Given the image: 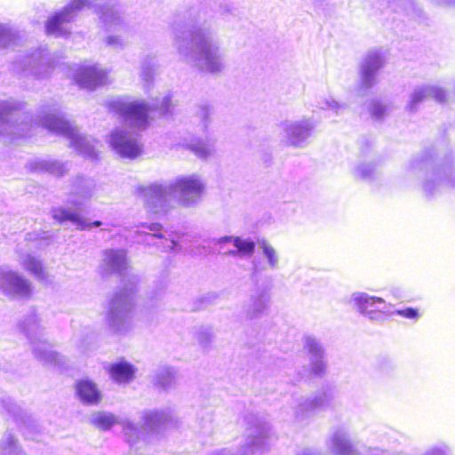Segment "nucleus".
Returning <instances> with one entry per match:
<instances>
[{
  "label": "nucleus",
  "mask_w": 455,
  "mask_h": 455,
  "mask_svg": "<svg viewBox=\"0 0 455 455\" xmlns=\"http://www.w3.org/2000/svg\"><path fill=\"white\" fill-rule=\"evenodd\" d=\"M173 47L181 61L204 73L218 75L226 68L225 52L200 12H190L174 26Z\"/></svg>",
  "instance_id": "nucleus-1"
},
{
  "label": "nucleus",
  "mask_w": 455,
  "mask_h": 455,
  "mask_svg": "<svg viewBox=\"0 0 455 455\" xmlns=\"http://www.w3.org/2000/svg\"><path fill=\"white\" fill-rule=\"evenodd\" d=\"M109 111L123 118L125 126L116 128L109 136V144L113 150L124 158L133 159L139 156L142 145L135 132L127 130L126 126L142 131L148 125V116L153 108H158V103L149 104L145 100L125 101L121 99L108 101Z\"/></svg>",
  "instance_id": "nucleus-2"
},
{
  "label": "nucleus",
  "mask_w": 455,
  "mask_h": 455,
  "mask_svg": "<svg viewBox=\"0 0 455 455\" xmlns=\"http://www.w3.org/2000/svg\"><path fill=\"white\" fill-rule=\"evenodd\" d=\"M85 8L92 9L100 15L107 30H116L123 25V17L113 3L100 6L93 0H68L60 11L48 19L45 24L46 33L56 37L69 34L68 24L75 20L79 12Z\"/></svg>",
  "instance_id": "nucleus-3"
},
{
  "label": "nucleus",
  "mask_w": 455,
  "mask_h": 455,
  "mask_svg": "<svg viewBox=\"0 0 455 455\" xmlns=\"http://www.w3.org/2000/svg\"><path fill=\"white\" fill-rule=\"evenodd\" d=\"M411 168L425 170L420 188L427 199H434L455 190V164L451 156L444 158L429 156L423 157L419 161L413 160Z\"/></svg>",
  "instance_id": "nucleus-4"
},
{
  "label": "nucleus",
  "mask_w": 455,
  "mask_h": 455,
  "mask_svg": "<svg viewBox=\"0 0 455 455\" xmlns=\"http://www.w3.org/2000/svg\"><path fill=\"white\" fill-rule=\"evenodd\" d=\"M103 261L107 272L124 276L123 289L115 292L108 299V313H128L136 303L140 278L130 274L126 254L123 250L106 251Z\"/></svg>",
  "instance_id": "nucleus-5"
},
{
  "label": "nucleus",
  "mask_w": 455,
  "mask_h": 455,
  "mask_svg": "<svg viewBox=\"0 0 455 455\" xmlns=\"http://www.w3.org/2000/svg\"><path fill=\"white\" fill-rule=\"evenodd\" d=\"M42 126L48 131L69 140L70 147L84 157L96 156L95 140L91 136H82L76 126L65 118V115L58 108L50 110L41 117Z\"/></svg>",
  "instance_id": "nucleus-6"
},
{
  "label": "nucleus",
  "mask_w": 455,
  "mask_h": 455,
  "mask_svg": "<svg viewBox=\"0 0 455 455\" xmlns=\"http://www.w3.org/2000/svg\"><path fill=\"white\" fill-rule=\"evenodd\" d=\"M137 193L150 212L164 213L174 207L176 199L171 181L140 186Z\"/></svg>",
  "instance_id": "nucleus-7"
},
{
  "label": "nucleus",
  "mask_w": 455,
  "mask_h": 455,
  "mask_svg": "<svg viewBox=\"0 0 455 455\" xmlns=\"http://www.w3.org/2000/svg\"><path fill=\"white\" fill-rule=\"evenodd\" d=\"M33 283L18 270L0 266V293L8 299L26 301L34 294Z\"/></svg>",
  "instance_id": "nucleus-8"
},
{
  "label": "nucleus",
  "mask_w": 455,
  "mask_h": 455,
  "mask_svg": "<svg viewBox=\"0 0 455 455\" xmlns=\"http://www.w3.org/2000/svg\"><path fill=\"white\" fill-rule=\"evenodd\" d=\"M21 331L27 335L33 346L34 355L44 364L59 363L60 355L50 348L43 339L44 331L36 315H28L21 325Z\"/></svg>",
  "instance_id": "nucleus-9"
},
{
  "label": "nucleus",
  "mask_w": 455,
  "mask_h": 455,
  "mask_svg": "<svg viewBox=\"0 0 455 455\" xmlns=\"http://www.w3.org/2000/svg\"><path fill=\"white\" fill-rule=\"evenodd\" d=\"M178 203L185 207L196 206L204 190V182L196 174L181 176L171 181Z\"/></svg>",
  "instance_id": "nucleus-10"
},
{
  "label": "nucleus",
  "mask_w": 455,
  "mask_h": 455,
  "mask_svg": "<svg viewBox=\"0 0 455 455\" xmlns=\"http://www.w3.org/2000/svg\"><path fill=\"white\" fill-rule=\"evenodd\" d=\"M90 422L102 431L109 430L115 425H121L126 441L132 447L139 440L140 430L130 419H123L112 412L99 411L93 412L90 417Z\"/></svg>",
  "instance_id": "nucleus-11"
},
{
  "label": "nucleus",
  "mask_w": 455,
  "mask_h": 455,
  "mask_svg": "<svg viewBox=\"0 0 455 455\" xmlns=\"http://www.w3.org/2000/svg\"><path fill=\"white\" fill-rule=\"evenodd\" d=\"M315 126L312 117L285 120L280 124L285 143L293 148H304Z\"/></svg>",
  "instance_id": "nucleus-12"
},
{
  "label": "nucleus",
  "mask_w": 455,
  "mask_h": 455,
  "mask_svg": "<svg viewBox=\"0 0 455 455\" xmlns=\"http://www.w3.org/2000/svg\"><path fill=\"white\" fill-rule=\"evenodd\" d=\"M270 427L267 422L258 421L255 426L247 429L244 444L238 453L234 454L228 450L219 451L215 455H258L267 446Z\"/></svg>",
  "instance_id": "nucleus-13"
},
{
  "label": "nucleus",
  "mask_w": 455,
  "mask_h": 455,
  "mask_svg": "<svg viewBox=\"0 0 455 455\" xmlns=\"http://www.w3.org/2000/svg\"><path fill=\"white\" fill-rule=\"evenodd\" d=\"M140 419L141 427H138L140 437L134 445L136 450L140 448V446H138L140 442L145 443L152 442L171 421V416L165 411H145L142 412Z\"/></svg>",
  "instance_id": "nucleus-14"
},
{
  "label": "nucleus",
  "mask_w": 455,
  "mask_h": 455,
  "mask_svg": "<svg viewBox=\"0 0 455 455\" xmlns=\"http://www.w3.org/2000/svg\"><path fill=\"white\" fill-rule=\"evenodd\" d=\"M384 64L385 60L380 50H371L365 54L360 63V90L367 92L376 84L378 72Z\"/></svg>",
  "instance_id": "nucleus-15"
},
{
  "label": "nucleus",
  "mask_w": 455,
  "mask_h": 455,
  "mask_svg": "<svg viewBox=\"0 0 455 455\" xmlns=\"http://www.w3.org/2000/svg\"><path fill=\"white\" fill-rule=\"evenodd\" d=\"M332 395L330 392L321 391L311 397H299L294 409L295 419L303 422L314 413L329 408L331 404Z\"/></svg>",
  "instance_id": "nucleus-16"
},
{
  "label": "nucleus",
  "mask_w": 455,
  "mask_h": 455,
  "mask_svg": "<svg viewBox=\"0 0 455 455\" xmlns=\"http://www.w3.org/2000/svg\"><path fill=\"white\" fill-rule=\"evenodd\" d=\"M97 184L94 180L78 175L72 180L68 203L75 206V211H81L89 201L96 197ZM74 211V209H72Z\"/></svg>",
  "instance_id": "nucleus-17"
},
{
  "label": "nucleus",
  "mask_w": 455,
  "mask_h": 455,
  "mask_svg": "<svg viewBox=\"0 0 455 455\" xmlns=\"http://www.w3.org/2000/svg\"><path fill=\"white\" fill-rule=\"evenodd\" d=\"M76 83L84 89L94 90L108 83V73L98 65H83L74 73Z\"/></svg>",
  "instance_id": "nucleus-18"
},
{
  "label": "nucleus",
  "mask_w": 455,
  "mask_h": 455,
  "mask_svg": "<svg viewBox=\"0 0 455 455\" xmlns=\"http://www.w3.org/2000/svg\"><path fill=\"white\" fill-rule=\"evenodd\" d=\"M21 73L24 76H34L37 78H44L52 70L50 56L47 51L42 50L27 57L20 63Z\"/></svg>",
  "instance_id": "nucleus-19"
},
{
  "label": "nucleus",
  "mask_w": 455,
  "mask_h": 455,
  "mask_svg": "<svg viewBox=\"0 0 455 455\" xmlns=\"http://www.w3.org/2000/svg\"><path fill=\"white\" fill-rule=\"evenodd\" d=\"M303 350L308 355L311 371L317 376L325 371L324 348L319 339L311 335L304 336Z\"/></svg>",
  "instance_id": "nucleus-20"
},
{
  "label": "nucleus",
  "mask_w": 455,
  "mask_h": 455,
  "mask_svg": "<svg viewBox=\"0 0 455 455\" xmlns=\"http://www.w3.org/2000/svg\"><path fill=\"white\" fill-rule=\"evenodd\" d=\"M348 303L360 313H385L387 310L383 299L363 291L353 292Z\"/></svg>",
  "instance_id": "nucleus-21"
},
{
  "label": "nucleus",
  "mask_w": 455,
  "mask_h": 455,
  "mask_svg": "<svg viewBox=\"0 0 455 455\" xmlns=\"http://www.w3.org/2000/svg\"><path fill=\"white\" fill-rule=\"evenodd\" d=\"M26 167L33 172L44 173L48 172L56 177H62L70 170V164L61 163L51 158L34 157L30 159Z\"/></svg>",
  "instance_id": "nucleus-22"
},
{
  "label": "nucleus",
  "mask_w": 455,
  "mask_h": 455,
  "mask_svg": "<svg viewBox=\"0 0 455 455\" xmlns=\"http://www.w3.org/2000/svg\"><path fill=\"white\" fill-rule=\"evenodd\" d=\"M26 167L33 172L44 173L48 172L56 177H62L70 170V164L61 163L51 158L34 157L30 159Z\"/></svg>",
  "instance_id": "nucleus-23"
},
{
  "label": "nucleus",
  "mask_w": 455,
  "mask_h": 455,
  "mask_svg": "<svg viewBox=\"0 0 455 455\" xmlns=\"http://www.w3.org/2000/svg\"><path fill=\"white\" fill-rule=\"evenodd\" d=\"M52 218L58 222L63 224L67 221L71 222L79 230H89L92 228H98L102 225L100 220L92 222L87 221L82 217L79 212L73 211L68 207L54 208L52 211Z\"/></svg>",
  "instance_id": "nucleus-24"
},
{
  "label": "nucleus",
  "mask_w": 455,
  "mask_h": 455,
  "mask_svg": "<svg viewBox=\"0 0 455 455\" xmlns=\"http://www.w3.org/2000/svg\"><path fill=\"white\" fill-rule=\"evenodd\" d=\"M326 445L333 455H360L351 443L347 432L341 427L330 435Z\"/></svg>",
  "instance_id": "nucleus-25"
},
{
  "label": "nucleus",
  "mask_w": 455,
  "mask_h": 455,
  "mask_svg": "<svg viewBox=\"0 0 455 455\" xmlns=\"http://www.w3.org/2000/svg\"><path fill=\"white\" fill-rule=\"evenodd\" d=\"M259 248L263 258L266 259L267 265L261 264L260 260L254 259L251 261L252 275L265 270L267 267L276 270L280 267V254L278 251L267 240L262 239L258 242Z\"/></svg>",
  "instance_id": "nucleus-26"
},
{
  "label": "nucleus",
  "mask_w": 455,
  "mask_h": 455,
  "mask_svg": "<svg viewBox=\"0 0 455 455\" xmlns=\"http://www.w3.org/2000/svg\"><path fill=\"white\" fill-rule=\"evenodd\" d=\"M216 244H220L221 249L225 243H232L235 250L225 251V254L234 257L251 256L255 251L256 244L251 238H242L240 236L226 235L215 240Z\"/></svg>",
  "instance_id": "nucleus-27"
},
{
  "label": "nucleus",
  "mask_w": 455,
  "mask_h": 455,
  "mask_svg": "<svg viewBox=\"0 0 455 455\" xmlns=\"http://www.w3.org/2000/svg\"><path fill=\"white\" fill-rule=\"evenodd\" d=\"M427 98H433L438 102H443L446 98L445 92L435 85H423L414 89L410 97L408 108L410 111H415L417 105Z\"/></svg>",
  "instance_id": "nucleus-28"
},
{
  "label": "nucleus",
  "mask_w": 455,
  "mask_h": 455,
  "mask_svg": "<svg viewBox=\"0 0 455 455\" xmlns=\"http://www.w3.org/2000/svg\"><path fill=\"white\" fill-rule=\"evenodd\" d=\"M17 261L20 266L33 275L38 281H44L47 277V274L44 267L42 260L30 252H25L20 249L17 250Z\"/></svg>",
  "instance_id": "nucleus-29"
},
{
  "label": "nucleus",
  "mask_w": 455,
  "mask_h": 455,
  "mask_svg": "<svg viewBox=\"0 0 455 455\" xmlns=\"http://www.w3.org/2000/svg\"><path fill=\"white\" fill-rule=\"evenodd\" d=\"M178 371L172 366L163 365L158 367L153 376V383L158 389L169 392L178 386Z\"/></svg>",
  "instance_id": "nucleus-30"
},
{
  "label": "nucleus",
  "mask_w": 455,
  "mask_h": 455,
  "mask_svg": "<svg viewBox=\"0 0 455 455\" xmlns=\"http://www.w3.org/2000/svg\"><path fill=\"white\" fill-rule=\"evenodd\" d=\"M137 371V368L125 360H120L110 364L108 373L111 379L117 383H129Z\"/></svg>",
  "instance_id": "nucleus-31"
},
{
  "label": "nucleus",
  "mask_w": 455,
  "mask_h": 455,
  "mask_svg": "<svg viewBox=\"0 0 455 455\" xmlns=\"http://www.w3.org/2000/svg\"><path fill=\"white\" fill-rule=\"evenodd\" d=\"M76 394L84 404H98L101 400L100 391L97 385L90 379H82L77 382Z\"/></svg>",
  "instance_id": "nucleus-32"
},
{
  "label": "nucleus",
  "mask_w": 455,
  "mask_h": 455,
  "mask_svg": "<svg viewBox=\"0 0 455 455\" xmlns=\"http://www.w3.org/2000/svg\"><path fill=\"white\" fill-rule=\"evenodd\" d=\"M0 455H27L11 432H5L0 443Z\"/></svg>",
  "instance_id": "nucleus-33"
},
{
  "label": "nucleus",
  "mask_w": 455,
  "mask_h": 455,
  "mask_svg": "<svg viewBox=\"0 0 455 455\" xmlns=\"http://www.w3.org/2000/svg\"><path fill=\"white\" fill-rule=\"evenodd\" d=\"M194 154L202 159H206L215 152V142L212 140H200L188 146Z\"/></svg>",
  "instance_id": "nucleus-34"
},
{
  "label": "nucleus",
  "mask_w": 455,
  "mask_h": 455,
  "mask_svg": "<svg viewBox=\"0 0 455 455\" xmlns=\"http://www.w3.org/2000/svg\"><path fill=\"white\" fill-rule=\"evenodd\" d=\"M108 325L116 334H124L131 328V323L127 315H108Z\"/></svg>",
  "instance_id": "nucleus-35"
},
{
  "label": "nucleus",
  "mask_w": 455,
  "mask_h": 455,
  "mask_svg": "<svg viewBox=\"0 0 455 455\" xmlns=\"http://www.w3.org/2000/svg\"><path fill=\"white\" fill-rule=\"evenodd\" d=\"M368 110L371 117L377 122L383 121L389 113L388 105L377 99L369 103Z\"/></svg>",
  "instance_id": "nucleus-36"
},
{
  "label": "nucleus",
  "mask_w": 455,
  "mask_h": 455,
  "mask_svg": "<svg viewBox=\"0 0 455 455\" xmlns=\"http://www.w3.org/2000/svg\"><path fill=\"white\" fill-rule=\"evenodd\" d=\"M377 174V168L372 163H361L354 170V176L363 180L371 181Z\"/></svg>",
  "instance_id": "nucleus-37"
},
{
  "label": "nucleus",
  "mask_w": 455,
  "mask_h": 455,
  "mask_svg": "<svg viewBox=\"0 0 455 455\" xmlns=\"http://www.w3.org/2000/svg\"><path fill=\"white\" fill-rule=\"evenodd\" d=\"M219 295L215 292H207L195 299L192 310L204 311L207 310L212 305L217 303Z\"/></svg>",
  "instance_id": "nucleus-38"
},
{
  "label": "nucleus",
  "mask_w": 455,
  "mask_h": 455,
  "mask_svg": "<svg viewBox=\"0 0 455 455\" xmlns=\"http://www.w3.org/2000/svg\"><path fill=\"white\" fill-rule=\"evenodd\" d=\"M17 104L13 101L0 102V125L12 122L16 116Z\"/></svg>",
  "instance_id": "nucleus-39"
},
{
  "label": "nucleus",
  "mask_w": 455,
  "mask_h": 455,
  "mask_svg": "<svg viewBox=\"0 0 455 455\" xmlns=\"http://www.w3.org/2000/svg\"><path fill=\"white\" fill-rule=\"evenodd\" d=\"M196 339L198 344L204 349H209L214 339V335L211 327H200L196 331Z\"/></svg>",
  "instance_id": "nucleus-40"
},
{
  "label": "nucleus",
  "mask_w": 455,
  "mask_h": 455,
  "mask_svg": "<svg viewBox=\"0 0 455 455\" xmlns=\"http://www.w3.org/2000/svg\"><path fill=\"white\" fill-rule=\"evenodd\" d=\"M318 108L323 110H331L336 115L341 114L347 108L345 103L339 102L332 97H327L318 101Z\"/></svg>",
  "instance_id": "nucleus-41"
},
{
  "label": "nucleus",
  "mask_w": 455,
  "mask_h": 455,
  "mask_svg": "<svg viewBox=\"0 0 455 455\" xmlns=\"http://www.w3.org/2000/svg\"><path fill=\"white\" fill-rule=\"evenodd\" d=\"M16 33L5 25H0V48L13 44L16 40Z\"/></svg>",
  "instance_id": "nucleus-42"
},
{
  "label": "nucleus",
  "mask_w": 455,
  "mask_h": 455,
  "mask_svg": "<svg viewBox=\"0 0 455 455\" xmlns=\"http://www.w3.org/2000/svg\"><path fill=\"white\" fill-rule=\"evenodd\" d=\"M156 68H141L140 76L144 81V88L148 91L151 83L153 82L154 76Z\"/></svg>",
  "instance_id": "nucleus-43"
},
{
  "label": "nucleus",
  "mask_w": 455,
  "mask_h": 455,
  "mask_svg": "<svg viewBox=\"0 0 455 455\" xmlns=\"http://www.w3.org/2000/svg\"><path fill=\"white\" fill-rule=\"evenodd\" d=\"M4 407L8 413L13 416L15 420H19L20 418L21 417V409L11 399H8L4 402Z\"/></svg>",
  "instance_id": "nucleus-44"
},
{
  "label": "nucleus",
  "mask_w": 455,
  "mask_h": 455,
  "mask_svg": "<svg viewBox=\"0 0 455 455\" xmlns=\"http://www.w3.org/2000/svg\"><path fill=\"white\" fill-rule=\"evenodd\" d=\"M140 226L148 228L150 232L153 233L152 235L146 234L145 235L146 239L149 238V237H157V238H162L163 237V235L160 234V231L163 228L161 224L156 223V222L150 223V224L141 223Z\"/></svg>",
  "instance_id": "nucleus-45"
},
{
  "label": "nucleus",
  "mask_w": 455,
  "mask_h": 455,
  "mask_svg": "<svg viewBox=\"0 0 455 455\" xmlns=\"http://www.w3.org/2000/svg\"><path fill=\"white\" fill-rule=\"evenodd\" d=\"M251 300L254 307V311L259 313L265 308L267 302V297L265 294H259L257 297L252 296Z\"/></svg>",
  "instance_id": "nucleus-46"
},
{
  "label": "nucleus",
  "mask_w": 455,
  "mask_h": 455,
  "mask_svg": "<svg viewBox=\"0 0 455 455\" xmlns=\"http://www.w3.org/2000/svg\"><path fill=\"white\" fill-rule=\"evenodd\" d=\"M424 455H450V450L445 444H440L432 447Z\"/></svg>",
  "instance_id": "nucleus-47"
},
{
  "label": "nucleus",
  "mask_w": 455,
  "mask_h": 455,
  "mask_svg": "<svg viewBox=\"0 0 455 455\" xmlns=\"http://www.w3.org/2000/svg\"><path fill=\"white\" fill-rule=\"evenodd\" d=\"M172 106V97L171 95L167 94L165 95L160 105H159V112L161 115H165L169 112L170 108Z\"/></svg>",
  "instance_id": "nucleus-48"
},
{
  "label": "nucleus",
  "mask_w": 455,
  "mask_h": 455,
  "mask_svg": "<svg viewBox=\"0 0 455 455\" xmlns=\"http://www.w3.org/2000/svg\"><path fill=\"white\" fill-rule=\"evenodd\" d=\"M106 44L114 48H123L124 44L120 36H109L106 38Z\"/></svg>",
  "instance_id": "nucleus-49"
},
{
  "label": "nucleus",
  "mask_w": 455,
  "mask_h": 455,
  "mask_svg": "<svg viewBox=\"0 0 455 455\" xmlns=\"http://www.w3.org/2000/svg\"><path fill=\"white\" fill-rule=\"evenodd\" d=\"M141 68H156V59L153 55H147L141 62Z\"/></svg>",
  "instance_id": "nucleus-50"
},
{
  "label": "nucleus",
  "mask_w": 455,
  "mask_h": 455,
  "mask_svg": "<svg viewBox=\"0 0 455 455\" xmlns=\"http://www.w3.org/2000/svg\"><path fill=\"white\" fill-rule=\"evenodd\" d=\"M198 116L202 118L204 125L206 127L209 123L210 109L207 107H202L199 108Z\"/></svg>",
  "instance_id": "nucleus-51"
},
{
  "label": "nucleus",
  "mask_w": 455,
  "mask_h": 455,
  "mask_svg": "<svg viewBox=\"0 0 455 455\" xmlns=\"http://www.w3.org/2000/svg\"><path fill=\"white\" fill-rule=\"evenodd\" d=\"M395 313H410V314H412V313H418V311L414 308H411V307H409V308H406V309H397Z\"/></svg>",
  "instance_id": "nucleus-52"
},
{
  "label": "nucleus",
  "mask_w": 455,
  "mask_h": 455,
  "mask_svg": "<svg viewBox=\"0 0 455 455\" xmlns=\"http://www.w3.org/2000/svg\"><path fill=\"white\" fill-rule=\"evenodd\" d=\"M177 246V243L173 240H171L169 244L167 246H165V250H174L175 247Z\"/></svg>",
  "instance_id": "nucleus-53"
},
{
  "label": "nucleus",
  "mask_w": 455,
  "mask_h": 455,
  "mask_svg": "<svg viewBox=\"0 0 455 455\" xmlns=\"http://www.w3.org/2000/svg\"><path fill=\"white\" fill-rule=\"evenodd\" d=\"M298 455H315L314 452L309 449L301 450Z\"/></svg>",
  "instance_id": "nucleus-54"
},
{
  "label": "nucleus",
  "mask_w": 455,
  "mask_h": 455,
  "mask_svg": "<svg viewBox=\"0 0 455 455\" xmlns=\"http://www.w3.org/2000/svg\"><path fill=\"white\" fill-rule=\"evenodd\" d=\"M443 4L447 6H455V0H443Z\"/></svg>",
  "instance_id": "nucleus-55"
},
{
  "label": "nucleus",
  "mask_w": 455,
  "mask_h": 455,
  "mask_svg": "<svg viewBox=\"0 0 455 455\" xmlns=\"http://www.w3.org/2000/svg\"><path fill=\"white\" fill-rule=\"evenodd\" d=\"M24 435L27 438L35 439V437L30 435L28 431V427H26V429L24 430Z\"/></svg>",
  "instance_id": "nucleus-56"
},
{
  "label": "nucleus",
  "mask_w": 455,
  "mask_h": 455,
  "mask_svg": "<svg viewBox=\"0 0 455 455\" xmlns=\"http://www.w3.org/2000/svg\"><path fill=\"white\" fill-rule=\"evenodd\" d=\"M36 235H35L34 234H28V235H27V240H28V241H34V240H36Z\"/></svg>",
  "instance_id": "nucleus-57"
},
{
  "label": "nucleus",
  "mask_w": 455,
  "mask_h": 455,
  "mask_svg": "<svg viewBox=\"0 0 455 455\" xmlns=\"http://www.w3.org/2000/svg\"><path fill=\"white\" fill-rule=\"evenodd\" d=\"M405 316L409 317V318H411L413 319L414 321H417L418 319V316L419 315H414V314H411V315H404Z\"/></svg>",
  "instance_id": "nucleus-58"
},
{
  "label": "nucleus",
  "mask_w": 455,
  "mask_h": 455,
  "mask_svg": "<svg viewBox=\"0 0 455 455\" xmlns=\"http://www.w3.org/2000/svg\"><path fill=\"white\" fill-rule=\"evenodd\" d=\"M370 319H371V320H372V321H373V320L378 321V319H377V318H374V317H373V316H371V315L370 316Z\"/></svg>",
  "instance_id": "nucleus-59"
}]
</instances>
